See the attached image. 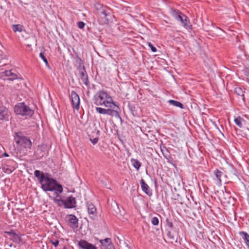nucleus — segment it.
I'll use <instances>...</instances> for the list:
<instances>
[{
  "label": "nucleus",
  "mask_w": 249,
  "mask_h": 249,
  "mask_svg": "<svg viewBox=\"0 0 249 249\" xmlns=\"http://www.w3.org/2000/svg\"><path fill=\"white\" fill-rule=\"evenodd\" d=\"M93 103L97 106L107 107H96L95 110L100 114H107L111 116H118L119 107L113 101L112 97L106 91L99 90L93 98Z\"/></svg>",
  "instance_id": "nucleus-1"
},
{
  "label": "nucleus",
  "mask_w": 249,
  "mask_h": 249,
  "mask_svg": "<svg viewBox=\"0 0 249 249\" xmlns=\"http://www.w3.org/2000/svg\"><path fill=\"white\" fill-rule=\"evenodd\" d=\"M35 176L38 178L41 184V189L45 192H54L56 196L63 192L62 186L57 183L54 178H51L48 173H44L39 170H36L34 172Z\"/></svg>",
  "instance_id": "nucleus-2"
},
{
  "label": "nucleus",
  "mask_w": 249,
  "mask_h": 249,
  "mask_svg": "<svg viewBox=\"0 0 249 249\" xmlns=\"http://www.w3.org/2000/svg\"><path fill=\"white\" fill-rule=\"evenodd\" d=\"M14 111L16 114L22 116H32L33 114V111L24 103L18 104L15 107Z\"/></svg>",
  "instance_id": "nucleus-3"
},
{
  "label": "nucleus",
  "mask_w": 249,
  "mask_h": 249,
  "mask_svg": "<svg viewBox=\"0 0 249 249\" xmlns=\"http://www.w3.org/2000/svg\"><path fill=\"white\" fill-rule=\"evenodd\" d=\"M174 17L177 20L180 21L182 23L184 27L186 28L189 26L190 20L185 15L182 14L179 11H177L175 12Z\"/></svg>",
  "instance_id": "nucleus-4"
},
{
  "label": "nucleus",
  "mask_w": 249,
  "mask_h": 249,
  "mask_svg": "<svg viewBox=\"0 0 249 249\" xmlns=\"http://www.w3.org/2000/svg\"><path fill=\"white\" fill-rule=\"evenodd\" d=\"M0 78L3 80H14L18 78V75L10 70L0 72Z\"/></svg>",
  "instance_id": "nucleus-5"
},
{
  "label": "nucleus",
  "mask_w": 249,
  "mask_h": 249,
  "mask_svg": "<svg viewBox=\"0 0 249 249\" xmlns=\"http://www.w3.org/2000/svg\"><path fill=\"white\" fill-rule=\"evenodd\" d=\"M65 219L68 225L73 229H76L78 227V220L75 215H68L66 216Z\"/></svg>",
  "instance_id": "nucleus-6"
},
{
  "label": "nucleus",
  "mask_w": 249,
  "mask_h": 249,
  "mask_svg": "<svg viewBox=\"0 0 249 249\" xmlns=\"http://www.w3.org/2000/svg\"><path fill=\"white\" fill-rule=\"evenodd\" d=\"M16 142L19 146L25 148H30L32 145V142L30 140L25 137H20L16 140Z\"/></svg>",
  "instance_id": "nucleus-7"
},
{
  "label": "nucleus",
  "mask_w": 249,
  "mask_h": 249,
  "mask_svg": "<svg viewBox=\"0 0 249 249\" xmlns=\"http://www.w3.org/2000/svg\"><path fill=\"white\" fill-rule=\"evenodd\" d=\"M10 115V112L6 107L0 106V121H8Z\"/></svg>",
  "instance_id": "nucleus-8"
},
{
  "label": "nucleus",
  "mask_w": 249,
  "mask_h": 249,
  "mask_svg": "<svg viewBox=\"0 0 249 249\" xmlns=\"http://www.w3.org/2000/svg\"><path fill=\"white\" fill-rule=\"evenodd\" d=\"M71 100L73 107L78 109L79 107L80 98L78 94L74 91L71 92Z\"/></svg>",
  "instance_id": "nucleus-9"
},
{
  "label": "nucleus",
  "mask_w": 249,
  "mask_h": 249,
  "mask_svg": "<svg viewBox=\"0 0 249 249\" xmlns=\"http://www.w3.org/2000/svg\"><path fill=\"white\" fill-rule=\"evenodd\" d=\"M66 208H72L74 207L75 200L72 196L68 197L66 200L61 201Z\"/></svg>",
  "instance_id": "nucleus-10"
},
{
  "label": "nucleus",
  "mask_w": 249,
  "mask_h": 249,
  "mask_svg": "<svg viewBox=\"0 0 249 249\" xmlns=\"http://www.w3.org/2000/svg\"><path fill=\"white\" fill-rule=\"evenodd\" d=\"M78 245L80 248L83 249H97L95 246L84 240H80Z\"/></svg>",
  "instance_id": "nucleus-11"
},
{
  "label": "nucleus",
  "mask_w": 249,
  "mask_h": 249,
  "mask_svg": "<svg viewBox=\"0 0 249 249\" xmlns=\"http://www.w3.org/2000/svg\"><path fill=\"white\" fill-rule=\"evenodd\" d=\"M88 213L91 218H94L96 216V208L91 203H87V204Z\"/></svg>",
  "instance_id": "nucleus-12"
},
{
  "label": "nucleus",
  "mask_w": 249,
  "mask_h": 249,
  "mask_svg": "<svg viewBox=\"0 0 249 249\" xmlns=\"http://www.w3.org/2000/svg\"><path fill=\"white\" fill-rule=\"evenodd\" d=\"M140 183L142 191L144 192L147 195H151V193L149 191V187L143 179L141 180Z\"/></svg>",
  "instance_id": "nucleus-13"
},
{
  "label": "nucleus",
  "mask_w": 249,
  "mask_h": 249,
  "mask_svg": "<svg viewBox=\"0 0 249 249\" xmlns=\"http://www.w3.org/2000/svg\"><path fill=\"white\" fill-rule=\"evenodd\" d=\"M80 78L82 81L83 82L84 84L86 85H88L89 81H88V77L87 74L85 70H83L80 71Z\"/></svg>",
  "instance_id": "nucleus-14"
},
{
  "label": "nucleus",
  "mask_w": 249,
  "mask_h": 249,
  "mask_svg": "<svg viewBox=\"0 0 249 249\" xmlns=\"http://www.w3.org/2000/svg\"><path fill=\"white\" fill-rule=\"evenodd\" d=\"M239 234L244 240L246 245L249 247V234L247 232L243 231H240Z\"/></svg>",
  "instance_id": "nucleus-15"
},
{
  "label": "nucleus",
  "mask_w": 249,
  "mask_h": 249,
  "mask_svg": "<svg viewBox=\"0 0 249 249\" xmlns=\"http://www.w3.org/2000/svg\"><path fill=\"white\" fill-rule=\"evenodd\" d=\"M102 17L105 18V23L108 22L110 20L112 17L111 15L107 12L106 10H102L101 12Z\"/></svg>",
  "instance_id": "nucleus-16"
},
{
  "label": "nucleus",
  "mask_w": 249,
  "mask_h": 249,
  "mask_svg": "<svg viewBox=\"0 0 249 249\" xmlns=\"http://www.w3.org/2000/svg\"><path fill=\"white\" fill-rule=\"evenodd\" d=\"M214 174L215 175L217 178V183L220 184L221 183V178L222 176L223 175V172L216 169L214 171Z\"/></svg>",
  "instance_id": "nucleus-17"
},
{
  "label": "nucleus",
  "mask_w": 249,
  "mask_h": 249,
  "mask_svg": "<svg viewBox=\"0 0 249 249\" xmlns=\"http://www.w3.org/2000/svg\"><path fill=\"white\" fill-rule=\"evenodd\" d=\"M131 163L133 166L137 170H138L140 169L141 166V163L137 159H132L131 160Z\"/></svg>",
  "instance_id": "nucleus-18"
},
{
  "label": "nucleus",
  "mask_w": 249,
  "mask_h": 249,
  "mask_svg": "<svg viewBox=\"0 0 249 249\" xmlns=\"http://www.w3.org/2000/svg\"><path fill=\"white\" fill-rule=\"evenodd\" d=\"M12 26L14 32H21L23 29V26L20 24H13Z\"/></svg>",
  "instance_id": "nucleus-19"
},
{
  "label": "nucleus",
  "mask_w": 249,
  "mask_h": 249,
  "mask_svg": "<svg viewBox=\"0 0 249 249\" xmlns=\"http://www.w3.org/2000/svg\"><path fill=\"white\" fill-rule=\"evenodd\" d=\"M100 243L104 247L108 244L112 243L111 239L109 238H107L105 239L100 240Z\"/></svg>",
  "instance_id": "nucleus-20"
},
{
  "label": "nucleus",
  "mask_w": 249,
  "mask_h": 249,
  "mask_svg": "<svg viewBox=\"0 0 249 249\" xmlns=\"http://www.w3.org/2000/svg\"><path fill=\"white\" fill-rule=\"evenodd\" d=\"M234 121L236 124L239 127H242V122L244 121L243 118L241 117H237L234 119Z\"/></svg>",
  "instance_id": "nucleus-21"
},
{
  "label": "nucleus",
  "mask_w": 249,
  "mask_h": 249,
  "mask_svg": "<svg viewBox=\"0 0 249 249\" xmlns=\"http://www.w3.org/2000/svg\"><path fill=\"white\" fill-rule=\"evenodd\" d=\"M169 103L170 104H171L174 106H176V107H179L180 108H182V107H183V105L180 102H179L177 101H175L173 100H170L169 101Z\"/></svg>",
  "instance_id": "nucleus-22"
},
{
  "label": "nucleus",
  "mask_w": 249,
  "mask_h": 249,
  "mask_svg": "<svg viewBox=\"0 0 249 249\" xmlns=\"http://www.w3.org/2000/svg\"><path fill=\"white\" fill-rule=\"evenodd\" d=\"M234 91L236 94L239 96L243 97V99H244L243 91L241 88L239 87L236 88L234 89Z\"/></svg>",
  "instance_id": "nucleus-23"
},
{
  "label": "nucleus",
  "mask_w": 249,
  "mask_h": 249,
  "mask_svg": "<svg viewBox=\"0 0 249 249\" xmlns=\"http://www.w3.org/2000/svg\"><path fill=\"white\" fill-rule=\"evenodd\" d=\"M39 56L43 60V61L45 62V63L46 64V65L47 66L49 67V63L48 62L47 59L46 58V57L45 56V55H44V54L42 53H39Z\"/></svg>",
  "instance_id": "nucleus-24"
},
{
  "label": "nucleus",
  "mask_w": 249,
  "mask_h": 249,
  "mask_svg": "<svg viewBox=\"0 0 249 249\" xmlns=\"http://www.w3.org/2000/svg\"><path fill=\"white\" fill-rule=\"evenodd\" d=\"M151 223L153 225L156 226L159 224V219L156 217H154L151 219Z\"/></svg>",
  "instance_id": "nucleus-25"
},
{
  "label": "nucleus",
  "mask_w": 249,
  "mask_h": 249,
  "mask_svg": "<svg viewBox=\"0 0 249 249\" xmlns=\"http://www.w3.org/2000/svg\"><path fill=\"white\" fill-rule=\"evenodd\" d=\"M3 170L4 172H5L6 174H10L13 171V170L9 169L7 167H4L3 168Z\"/></svg>",
  "instance_id": "nucleus-26"
},
{
  "label": "nucleus",
  "mask_w": 249,
  "mask_h": 249,
  "mask_svg": "<svg viewBox=\"0 0 249 249\" xmlns=\"http://www.w3.org/2000/svg\"><path fill=\"white\" fill-rule=\"evenodd\" d=\"M85 24L83 21H79L77 22V26L79 29H83L85 27Z\"/></svg>",
  "instance_id": "nucleus-27"
},
{
  "label": "nucleus",
  "mask_w": 249,
  "mask_h": 249,
  "mask_svg": "<svg viewBox=\"0 0 249 249\" xmlns=\"http://www.w3.org/2000/svg\"><path fill=\"white\" fill-rule=\"evenodd\" d=\"M148 46L151 48V51L153 52H156L157 51V49L153 46V45L150 43H148Z\"/></svg>",
  "instance_id": "nucleus-28"
},
{
  "label": "nucleus",
  "mask_w": 249,
  "mask_h": 249,
  "mask_svg": "<svg viewBox=\"0 0 249 249\" xmlns=\"http://www.w3.org/2000/svg\"><path fill=\"white\" fill-rule=\"evenodd\" d=\"M105 249H115L112 243L108 244L104 247Z\"/></svg>",
  "instance_id": "nucleus-29"
},
{
  "label": "nucleus",
  "mask_w": 249,
  "mask_h": 249,
  "mask_svg": "<svg viewBox=\"0 0 249 249\" xmlns=\"http://www.w3.org/2000/svg\"><path fill=\"white\" fill-rule=\"evenodd\" d=\"M52 244L55 247H56L59 244V241L56 240L54 241H52Z\"/></svg>",
  "instance_id": "nucleus-30"
},
{
  "label": "nucleus",
  "mask_w": 249,
  "mask_h": 249,
  "mask_svg": "<svg viewBox=\"0 0 249 249\" xmlns=\"http://www.w3.org/2000/svg\"><path fill=\"white\" fill-rule=\"evenodd\" d=\"M90 141L93 144H95L98 142V139L97 138H94L93 140H90Z\"/></svg>",
  "instance_id": "nucleus-31"
},
{
  "label": "nucleus",
  "mask_w": 249,
  "mask_h": 249,
  "mask_svg": "<svg viewBox=\"0 0 249 249\" xmlns=\"http://www.w3.org/2000/svg\"><path fill=\"white\" fill-rule=\"evenodd\" d=\"M3 155H4V156L6 157L9 156V155L6 153H4Z\"/></svg>",
  "instance_id": "nucleus-32"
}]
</instances>
